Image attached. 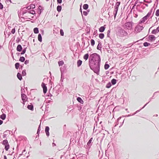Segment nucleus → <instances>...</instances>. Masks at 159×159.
I'll return each mask as SVG.
<instances>
[{"label": "nucleus", "mask_w": 159, "mask_h": 159, "mask_svg": "<svg viewBox=\"0 0 159 159\" xmlns=\"http://www.w3.org/2000/svg\"><path fill=\"white\" fill-rule=\"evenodd\" d=\"M21 98L22 100L23 101V104L24 105L25 102H26L27 100V98L26 95L24 93L21 94Z\"/></svg>", "instance_id": "obj_8"}, {"label": "nucleus", "mask_w": 159, "mask_h": 159, "mask_svg": "<svg viewBox=\"0 0 159 159\" xmlns=\"http://www.w3.org/2000/svg\"><path fill=\"white\" fill-rule=\"evenodd\" d=\"M64 64V62L63 61H60L58 62V64L59 66H62Z\"/></svg>", "instance_id": "obj_42"}, {"label": "nucleus", "mask_w": 159, "mask_h": 159, "mask_svg": "<svg viewBox=\"0 0 159 159\" xmlns=\"http://www.w3.org/2000/svg\"><path fill=\"white\" fill-rule=\"evenodd\" d=\"M24 8H23L22 10L21 11L22 14L23 15L27 12H29V11L27 10H24Z\"/></svg>", "instance_id": "obj_23"}, {"label": "nucleus", "mask_w": 159, "mask_h": 159, "mask_svg": "<svg viewBox=\"0 0 159 159\" xmlns=\"http://www.w3.org/2000/svg\"><path fill=\"white\" fill-rule=\"evenodd\" d=\"M91 44L92 46H93L95 44V41L93 39H92L91 40Z\"/></svg>", "instance_id": "obj_34"}, {"label": "nucleus", "mask_w": 159, "mask_h": 159, "mask_svg": "<svg viewBox=\"0 0 159 159\" xmlns=\"http://www.w3.org/2000/svg\"><path fill=\"white\" fill-rule=\"evenodd\" d=\"M38 137H39L38 136V135H37L36 136V138H35V139H36L37 140V139H38Z\"/></svg>", "instance_id": "obj_58"}, {"label": "nucleus", "mask_w": 159, "mask_h": 159, "mask_svg": "<svg viewBox=\"0 0 159 159\" xmlns=\"http://www.w3.org/2000/svg\"><path fill=\"white\" fill-rule=\"evenodd\" d=\"M93 139V138H91L87 143V145L84 146V147L86 149H89L90 148L93 143V142H92Z\"/></svg>", "instance_id": "obj_5"}, {"label": "nucleus", "mask_w": 159, "mask_h": 159, "mask_svg": "<svg viewBox=\"0 0 159 159\" xmlns=\"http://www.w3.org/2000/svg\"><path fill=\"white\" fill-rule=\"evenodd\" d=\"M61 6H58L57 7V10L59 12H60L61 11Z\"/></svg>", "instance_id": "obj_27"}, {"label": "nucleus", "mask_w": 159, "mask_h": 159, "mask_svg": "<svg viewBox=\"0 0 159 159\" xmlns=\"http://www.w3.org/2000/svg\"><path fill=\"white\" fill-rule=\"evenodd\" d=\"M99 132L101 133H103L104 136L105 134V133L106 132H107V133L109 134L113 133L114 132L113 130H109V131H107L106 130H102L100 131H99Z\"/></svg>", "instance_id": "obj_6"}, {"label": "nucleus", "mask_w": 159, "mask_h": 159, "mask_svg": "<svg viewBox=\"0 0 159 159\" xmlns=\"http://www.w3.org/2000/svg\"><path fill=\"white\" fill-rule=\"evenodd\" d=\"M31 7L32 8H34L35 7V5L34 4H32L30 6V8Z\"/></svg>", "instance_id": "obj_50"}, {"label": "nucleus", "mask_w": 159, "mask_h": 159, "mask_svg": "<svg viewBox=\"0 0 159 159\" xmlns=\"http://www.w3.org/2000/svg\"><path fill=\"white\" fill-rule=\"evenodd\" d=\"M45 129H49V127L48 126H46Z\"/></svg>", "instance_id": "obj_60"}, {"label": "nucleus", "mask_w": 159, "mask_h": 159, "mask_svg": "<svg viewBox=\"0 0 159 159\" xmlns=\"http://www.w3.org/2000/svg\"><path fill=\"white\" fill-rule=\"evenodd\" d=\"M27 107L28 108V109L30 110H33V106L32 105H28L27 106Z\"/></svg>", "instance_id": "obj_17"}, {"label": "nucleus", "mask_w": 159, "mask_h": 159, "mask_svg": "<svg viewBox=\"0 0 159 159\" xmlns=\"http://www.w3.org/2000/svg\"><path fill=\"white\" fill-rule=\"evenodd\" d=\"M152 10L150 11L147 15L142 18L139 21V24L143 23L148 19L152 18L153 16V14L152 13Z\"/></svg>", "instance_id": "obj_2"}, {"label": "nucleus", "mask_w": 159, "mask_h": 159, "mask_svg": "<svg viewBox=\"0 0 159 159\" xmlns=\"http://www.w3.org/2000/svg\"><path fill=\"white\" fill-rule=\"evenodd\" d=\"M100 60L99 55L96 53L91 55L89 58V65L90 68L98 75L100 71Z\"/></svg>", "instance_id": "obj_1"}, {"label": "nucleus", "mask_w": 159, "mask_h": 159, "mask_svg": "<svg viewBox=\"0 0 159 159\" xmlns=\"http://www.w3.org/2000/svg\"><path fill=\"white\" fill-rule=\"evenodd\" d=\"M104 34H102V33H101V34H99V38H100L101 39H103V38L104 37Z\"/></svg>", "instance_id": "obj_32"}, {"label": "nucleus", "mask_w": 159, "mask_h": 159, "mask_svg": "<svg viewBox=\"0 0 159 159\" xmlns=\"http://www.w3.org/2000/svg\"><path fill=\"white\" fill-rule=\"evenodd\" d=\"M34 33L37 34L39 33L38 29L37 28H35L34 29Z\"/></svg>", "instance_id": "obj_29"}, {"label": "nucleus", "mask_w": 159, "mask_h": 159, "mask_svg": "<svg viewBox=\"0 0 159 159\" xmlns=\"http://www.w3.org/2000/svg\"><path fill=\"white\" fill-rule=\"evenodd\" d=\"M25 58L23 57H20L19 61L21 62H24L25 61Z\"/></svg>", "instance_id": "obj_30"}, {"label": "nucleus", "mask_w": 159, "mask_h": 159, "mask_svg": "<svg viewBox=\"0 0 159 159\" xmlns=\"http://www.w3.org/2000/svg\"><path fill=\"white\" fill-rule=\"evenodd\" d=\"M89 6L87 4H84L83 6L84 9L87 10Z\"/></svg>", "instance_id": "obj_28"}, {"label": "nucleus", "mask_w": 159, "mask_h": 159, "mask_svg": "<svg viewBox=\"0 0 159 159\" xmlns=\"http://www.w3.org/2000/svg\"><path fill=\"white\" fill-rule=\"evenodd\" d=\"M140 110H138V111H136V113H135L134 114H133V115H134L135 114V113H137V112H138L139 111H140Z\"/></svg>", "instance_id": "obj_59"}, {"label": "nucleus", "mask_w": 159, "mask_h": 159, "mask_svg": "<svg viewBox=\"0 0 159 159\" xmlns=\"http://www.w3.org/2000/svg\"><path fill=\"white\" fill-rule=\"evenodd\" d=\"M49 130H45V133L47 136L48 137L49 135Z\"/></svg>", "instance_id": "obj_39"}, {"label": "nucleus", "mask_w": 159, "mask_h": 159, "mask_svg": "<svg viewBox=\"0 0 159 159\" xmlns=\"http://www.w3.org/2000/svg\"><path fill=\"white\" fill-rule=\"evenodd\" d=\"M40 130H38L37 134V135L39 136V134L40 133Z\"/></svg>", "instance_id": "obj_53"}, {"label": "nucleus", "mask_w": 159, "mask_h": 159, "mask_svg": "<svg viewBox=\"0 0 159 159\" xmlns=\"http://www.w3.org/2000/svg\"><path fill=\"white\" fill-rule=\"evenodd\" d=\"M83 14L85 16H87L88 14V12H86V11H84L83 12Z\"/></svg>", "instance_id": "obj_46"}, {"label": "nucleus", "mask_w": 159, "mask_h": 159, "mask_svg": "<svg viewBox=\"0 0 159 159\" xmlns=\"http://www.w3.org/2000/svg\"><path fill=\"white\" fill-rule=\"evenodd\" d=\"M42 8L41 7V6H39V9L40 11V9L41 8Z\"/></svg>", "instance_id": "obj_63"}, {"label": "nucleus", "mask_w": 159, "mask_h": 159, "mask_svg": "<svg viewBox=\"0 0 159 159\" xmlns=\"http://www.w3.org/2000/svg\"><path fill=\"white\" fill-rule=\"evenodd\" d=\"M8 141L7 139H5L2 141V144L5 146L8 144Z\"/></svg>", "instance_id": "obj_15"}, {"label": "nucleus", "mask_w": 159, "mask_h": 159, "mask_svg": "<svg viewBox=\"0 0 159 159\" xmlns=\"http://www.w3.org/2000/svg\"><path fill=\"white\" fill-rule=\"evenodd\" d=\"M60 34H61V36H63L64 35V32H63V31L62 30V29H61L60 30Z\"/></svg>", "instance_id": "obj_45"}, {"label": "nucleus", "mask_w": 159, "mask_h": 159, "mask_svg": "<svg viewBox=\"0 0 159 159\" xmlns=\"http://www.w3.org/2000/svg\"><path fill=\"white\" fill-rule=\"evenodd\" d=\"M48 96H50V97H52V95L50 93L48 95Z\"/></svg>", "instance_id": "obj_61"}, {"label": "nucleus", "mask_w": 159, "mask_h": 159, "mask_svg": "<svg viewBox=\"0 0 159 159\" xmlns=\"http://www.w3.org/2000/svg\"><path fill=\"white\" fill-rule=\"evenodd\" d=\"M4 159H7V157L6 156H4Z\"/></svg>", "instance_id": "obj_57"}, {"label": "nucleus", "mask_w": 159, "mask_h": 159, "mask_svg": "<svg viewBox=\"0 0 159 159\" xmlns=\"http://www.w3.org/2000/svg\"><path fill=\"white\" fill-rule=\"evenodd\" d=\"M159 32V26L156 29L153 30L152 32V34H156Z\"/></svg>", "instance_id": "obj_12"}, {"label": "nucleus", "mask_w": 159, "mask_h": 159, "mask_svg": "<svg viewBox=\"0 0 159 159\" xmlns=\"http://www.w3.org/2000/svg\"><path fill=\"white\" fill-rule=\"evenodd\" d=\"M26 48H25L23 49L22 52L21 53V55L24 54L25 52L26 51Z\"/></svg>", "instance_id": "obj_40"}, {"label": "nucleus", "mask_w": 159, "mask_h": 159, "mask_svg": "<svg viewBox=\"0 0 159 159\" xmlns=\"http://www.w3.org/2000/svg\"><path fill=\"white\" fill-rule=\"evenodd\" d=\"M19 66L20 64L18 63H16L15 64V67L16 69H18L19 68Z\"/></svg>", "instance_id": "obj_35"}, {"label": "nucleus", "mask_w": 159, "mask_h": 159, "mask_svg": "<svg viewBox=\"0 0 159 159\" xmlns=\"http://www.w3.org/2000/svg\"><path fill=\"white\" fill-rule=\"evenodd\" d=\"M0 117L2 120H4L6 117V115L5 114H3L0 116Z\"/></svg>", "instance_id": "obj_18"}, {"label": "nucleus", "mask_w": 159, "mask_h": 159, "mask_svg": "<svg viewBox=\"0 0 159 159\" xmlns=\"http://www.w3.org/2000/svg\"><path fill=\"white\" fill-rule=\"evenodd\" d=\"M148 39L151 41H153L155 40L156 37L154 35H151L149 36Z\"/></svg>", "instance_id": "obj_11"}, {"label": "nucleus", "mask_w": 159, "mask_h": 159, "mask_svg": "<svg viewBox=\"0 0 159 159\" xmlns=\"http://www.w3.org/2000/svg\"><path fill=\"white\" fill-rule=\"evenodd\" d=\"M155 15L157 16H159V9H157V10L156 12Z\"/></svg>", "instance_id": "obj_44"}, {"label": "nucleus", "mask_w": 159, "mask_h": 159, "mask_svg": "<svg viewBox=\"0 0 159 159\" xmlns=\"http://www.w3.org/2000/svg\"><path fill=\"white\" fill-rule=\"evenodd\" d=\"M11 33H12V34H14L15 32V29L14 28V29H13L11 31Z\"/></svg>", "instance_id": "obj_48"}, {"label": "nucleus", "mask_w": 159, "mask_h": 159, "mask_svg": "<svg viewBox=\"0 0 159 159\" xmlns=\"http://www.w3.org/2000/svg\"><path fill=\"white\" fill-rule=\"evenodd\" d=\"M82 63V61L81 60H78L77 62V65L78 67L80 66H81V65Z\"/></svg>", "instance_id": "obj_22"}, {"label": "nucleus", "mask_w": 159, "mask_h": 159, "mask_svg": "<svg viewBox=\"0 0 159 159\" xmlns=\"http://www.w3.org/2000/svg\"><path fill=\"white\" fill-rule=\"evenodd\" d=\"M17 77L19 80H22V77L21 74L20 73H17Z\"/></svg>", "instance_id": "obj_19"}, {"label": "nucleus", "mask_w": 159, "mask_h": 159, "mask_svg": "<svg viewBox=\"0 0 159 159\" xmlns=\"http://www.w3.org/2000/svg\"><path fill=\"white\" fill-rule=\"evenodd\" d=\"M79 132H80V133H81V132H80L79 130L78 131H76L73 134V137H74L75 139L76 138L77 136H79Z\"/></svg>", "instance_id": "obj_13"}, {"label": "nucleus", "mask_w": 159, "mask_h": 159, "mask_svg": "<svg viewBox=\"0 0 159 159\" xmlns=\"http://www.w3.org/2000/svg\"><path fill=\"white\" fill-rule=\"evenodd\" d=\"M98 128L100 129H103V127L101 125H100V126H99Z\"/></svg>", "instance_id": "obj_51"}, {"label": "nucleus", "mask_w": 159, "mask_h": 159, "mask_svg": "<svg viewBox=\"0 0 159 159\" xmlns=\"http://www.w3.org/2000/svg\"><path fill=\"white\" fill-rule=\"evenodd\" d=\"M75 138L74 137L73 138H71L70 139V142H73V143H74L75 142V141L74 140V139Z\"/></svg>", "instance_id": "obj_43"}, {"label": "nucleus", "mask_w": 159, "mask_h": 159, "mask_svg": "<svg viewBox=\"0 0 159 159\" xmlns=\"http://www.w3.org/2000/svg\"><path fill=\"white\" fill-rule=\"evenodd\" d=\"M109 67V66L108 64H105L104 65V68L105 69H107Z\"/></svg>", "instance_id": "obj_38"}, {"label": "nucleus", "mask_w": 159, "mask_h": 159, "mask_svg": "<svg viewBox=\"0 0 159 159\" xmlns=\"http://www.w3.org/2000/svg\"><path fill=\"white\" fill-rule=\"evenodd\" d=\"M9 147H10V146H9V144H7V145H5V150L6 151H7L9 149Z\"/></svg>", "instance_id": "obj_31"}, {"label": "nucleus", "mask_w": 159, "mask_h": 159, "mask_svg": "<svg viewBox=\"0 0 159 159\" xmlns=\"http://www.w3.org/2000/svg\"><path fill=\"white\" fill-rule=\"evenodd\" d=\"M3 8V5L0 2V9H2Z\"/></svg>", "instance_id": "obj_47"}, {"label": "nucleus", "mask_w": 159, "mask_h": 159, "mask_svg": "<svg viewBox=\"0 0 159 159\" xmlns=\"http://www.w3.org/2000/svg\"><path fill=\"white\" fill-rule=\"evenodd\" d=\"M40 130H38L37 134V135L39 136V134L40 133Z\"/></svg>", "instance_id": "obj_52"}, {"label": "nucleus", "mask_w": 159, "mask_h": 159, "mask_svg": "<svg viewBox=\"0 0 159 159\" xmlns=\"http://www.w3.org/2000/svg\"><path fill=\"white\" fill-rule=\"evenodd\" d=\"M148 103H147L145 105L142 107V109L144 108L147 105Z\"/></svg>", "instance_id": "obj_62"}, {"label": "nucleus", "mask_w": 159, "mask_h": 159, "mask_svg": "<svg viewBox=\"0 0 159 159\" xmlns=\"http://www.w3.org/2000/svg\"><path fill=\"white\" fill-rule=\"evenodd\" d=\"M105 28L104 26H101L99 29V31L100 32H103L105 30Z\"/></svg>", "instance_id": "obj_21"}, {"label": "nucleus", "mask_w": 159, "mask_h": 159, "mask_svg": "<svg viewBox=\"0 0 159 159\" xmlns=\"http://www.w3.org/2000/svg\"><path fill=\"white\" fill-rule=\"evenodd\" d=\"M77 100L80 103L83 104L84 103V101L80 97H78L77 98Z\"/></svg>", "instance_id": "obj_16"}, {"label": "nucleus", "mask_w": 159, "mask_h": 159, "mask_svg": "<svg viewBox=\"0 0 159 159\" xmlns=\"http://www.w3.org/2000/svg\"><path fill=\"white\" fill-rule=\"evenodd\" d=\"M101 48H102L101 44L100 43H99L97 46V49L98 50H101Z\"/></svg>", "instance_id": "obj_24"}, {"label": "nucleus", "mask_w": 159, "mask_h": 159, "mask_svg": "<svg viewBox=\"0 0 159 159\" xmlns=\"http://www.w3.org/2000/svg\"><path fill=\"white\" fill-rule=\"evenodd\" d=\"M38 40L40 42H42V38L40 34H39L38 36Z\"/></svg>", "instance_id": "obj_20"}, {"label": "nucleus", "mask_w": 159, "mask_h": 159, "mask_svg": "<svg viewBox=\"0 0 159 159\" xmlns=\"http://www.w3.org/2000/svg\"><path fill=\"white\" fill-rule=\"evenodd\" d=\"M127 33L122 28H119L116 33L117 36L119 37H123L127 35Z\"/></svg>", "instance_id": "obj_3"}, {"label": "nucleus", "mask_w": 159, "mask_h": 159, "mask_svg": "<svg viewBox=\"0 0 159 159\" xmlns=\"http://www.w3.org/2000/svg\"><path fill=\"white\" fill-rule=\"evenodd\" d=\"M52 146L53 147H54V146H56V144H55V143H52Z\"/></svg>", "instance_id": "obj_55"}, {"label": "nucleus", "mask_w": 159, "mask_h": 159, "mask_svg": "<svg viewBox=\"0 0 159 159\" xmlns=\"http://www.w3.org/2000/svg\"><path fill=\"white\" fill-rule=\"evenodd\" d=\"M26 70H23L22 72V75L23 76H25L26 75Z\"/></svg>", "instance_id": "obj_36"}, {"label": "nucleus", "mask_w": 159, "mask_h": 159, "mask_svg": "<svg viewBox=\"0 0 159 159\" xmlns=\"http://www.w3.org/2000/svg\"><path fill=\"white\" fill-rule=\"evenodd\" d=\"M57 2L58 3H61L62 2V0H57Z\"/></svg>", "instance_id": "obj_54"}, {"label": "nucleus", "mask_w": 159, "mask_h": 159, "mask_svg": "<svg viewBox=\"0 0 159 159\" xmlns=\"http://www.w3.org/2000/svg\"><path fill=\"white\" fill-rule=\"evenodd\" d=\"M30 8V7H27L26 9H27L28 10H29Z\"/></svg>", "instance_id": "obj_64"}, {"label": "nucleus", "mask_w": 159, "mask_h": 159, "mask_svg": "<svg viewBox=\"0 0 159 159\" xmlns=\"http://www.w3.org/2000/svg\"><path fill=\"white\" fill-rule=\"evenodd\" d=\"M3 123V121L1 120H0V125L2 124Z\"/></svg>", "instance_id": "obj_56"}, {"label": "nucleus", "mask_w": 159, "mask_h": 159, "mask_svg": "<svg viewBox=\"0 0 159 159\" xmlns=\"http://www.w3.org/2000/svg\"><path fill=\"white\" fill-rule=\"evenodd\" d=\"M150 45V44L149 43H148L147 42H145L144 43H143V45L145 47L148 46L149 45Z\"/></svg>", "instance_id": "obj_37"}, {"label": "nucleus", "mask_w": 159, "mask_h": 159, "mask_svg": "<svg viewBox=\"0 0 159 159\" xmlns=\"http://www.w3.org/2000/svg\"><path fill=\"white\" fill-rule=\"evenodd\" d=\"M29 63V60H26L25 62V64L26 65L28 64Z\"/></svg>", "instance_id": "obj_49"}, {"label": "nucleus", "mask_w": 159, "mask_h": 159, "mask_svg": "<svg viewBox=\"0 0 159 159\" xmlns=\"http://www.w3.org/2000/svg\"><path fill=\"white\" fill-rule=\"evenodd\" d=\"M28 13L33 15L35 13V11L33 10L29 11Z\"/></svg>", "instance_id": "obj_33"}, {"label": "nucleus", "mask_w": 159, "mask_h": 159, "mask_svg": "<svg viewBox=\"0 0 159 159\" xmlns=\"http://www.w3.org/2000/svg\"><path fill=\"white\" fill-rule=\"evenodd\" d=\"M89 57V55L88 54V53L86 54L84 56V59L86 60Z\"/></svg>", "instance_id": "obj_25"}, {"label": "nucleus", "mask_w": 159, "mask_h": 159, "mask_svg": "<svg viewBox=\"0 0 159 159\" xmlns=\"http://www.w3.org/2000/svg\"><path fill=\"white\" fill-rule=\"evenodd\" d=\"M125 26V28L128 30L131 29L132 27V24L130 22L126 23Z\"/></svg>", "instance_id": "obj_9"}, {"label": "nucleus", "mask_w": 159, "mask_h": 159, "mask_svg": "<svg viewBox=\"0 0 159 159\" xmlns=\"http://www.w3.org/2000/svg\"><path fill=\"white\" fill-rule=\"evenodd\" d=\"M120 4V2H117L116 3L114 7L115 9L113 12V14L114 15L115 18L116 16Z\"/></svg>", "instance_id": "obj_4"}, {"label": "nucleus", "mask_w": 159, "mask_h": 159, "mask_svg": "<svg viewBox=\"0 0 159 159\" xmlns=\"http://www.w3.org/2000/svg\"><path fill=\"white\" fill-rule=\"evenodd\" d=\"M143 27L140 25H138L136 26L135 29V31L136 32H140L143 29Z\"/></svg>", "instance_id": "obj_7"}, {"label": "nucleus", "mask_w": 159, "mask_h": 159, "mask_svg": "<svg viewBox=\"0 0 159 159\" xmlns=\"http://www.w3.org/2000/svg\"><path fill=\"white\" fill-rule=\"evenodd\" d=\"M22 49V48L21 46L19 44L17 45L16 48V50L17 51L20 52Z\"/></svg>", "instance_id": "obj_14"}, {"label": "nucleus", "mask_w": 159, "mask_h": 159, "mask_svg": "<svg viewBox=\"0 0 159 159\" xmlns=\"http://www.w3.org/2000/svg\"><path fill=\"white\" fill-rule=\"evenodd\" d=\"M41 86L43 88V93H46L47 91V87L45 84L44 83H43L42 84Z\"/></svg>", "instance_id": "obj_10"}, {"label": "nucleus", "mask_w": 159, "mask_h": 159, "mask_svg": "<svg viewBox=\"0 0 159 159\" xmlns=\"http://www.w3.org/2000/svg\"><path fill=\"white\" fill-rule=\"evenodd\" d=\"M111 83L109 82L107 84V85H106V87L107 88H109L111 87Z\"/></svg>", "instance_id": "obj_41"}, {"label": "nucleus", "mask_w": 159, "mask_h": 159, "mask_svg": "<svg viewBox=\"0 0 159 159\" xmlns=\"http://www.w3.org/2000/svg\"><path fill=\"white\" fill-rule=\"evenodd\" d=\"M111 83L112 84L114 85L116 83V79H113L111 80Z\"/></svg>", "instance_id": "obj_26"}]
</instances>
